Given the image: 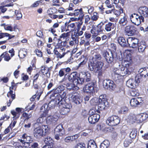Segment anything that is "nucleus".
<instances>
[{
  "mask_svg": "<svg viewBox=\"0 0 148 148\" xmlns=\"http://www.w3.org/2000/svg\"><path fill=\"white\" fill-rule=\"evenodd\" d=\"M129 60L128 63L125 64V66L122 65L120 66L119 67L114 68L113 69L112 73L121 74L123 76L130 74L132 71L133 69L130 63L132 60L130 59Z\"/></svg>",
  "mask_w": 148,
  "mask_h": 148,
  "instance_id": "1",
  "label": "nucleus"
},
{
  "mask_svg": "<svg viewBox=\"0 0 148 148\" xmlns=\"http://www.w3.org/2000/svg\"><path fill=\"white\" fill-rule=\"evenodd\" d=\"M51 92L52 98L54 99V97L56 100L60 99V100L64 101V98L66 95V92L65 90V87L63 85H61L52 91L51 90L49 92L48 94Z\"/></svg>",
  "mask_w": 148,
  "mask_h": 148,
  "instance_id": "2",
  "label": "nucleus"
},
{
  "mask_svg": "<svg viewBox=\"0 0 148 148\" xmlns=\"http://www.w3.org/2000/svg\"><path fill=\"white\" fill-rule=\"evenodd\" d=\"M98 110H97L98 113H100V110H103L108 108L109 107L108 102L107 100L106 95H101L99 97L98 100Z\"/></svg>",
  "mask_w": 148,
  "mask_h": 148,
  "instance_id": "3",
  "label": "nucleus"
},
{
  "mask_svg": "<svg viewBox=\"0 0 148 148\" xmlns=\"http://www.w3.org/2000/svg\"><path fill=\"white\" fill-rule=\"evenodd\" d=\"M103 56L106 62L109 64H112L114 60H116L118 59L116 53L111 51L110 52H105L103 53Z\"/></svg>",
  "mask_w": 148,
  "mask_h": 148,
  "instance_id": "4",
  "label": "nucleus"
},
{
  "mask_svg": "<svg viewBox=\"0 0 148 148\" xmlns=\"http://www.w3.org/2000/svg\"><path fill=\"white\" fill-rule=\"evenodd\" d=\"M42 128H35L34 131V137L37 138H39L45 135L48 132L49 128L47 125H42Z\"/></svg>",
  "mask_w": 148,
  "mask_h": 148,
  "instance_id": "5",
  "label": "nucleus"
},
{
  "mask_svg": "<svg viewBox=\"0 0 148 148\" xmlns=\"http://www.w3.org/2000/svg\"><path fill=\"white\" fill-rule=\"evenodd\" d=\"M65 134V131L63 125L61 124H60L57 126L54 129V137L56 139H60V136H61Z\"/></svg>",
  "mask_w": 148,
  "mask_h": 148,
  "instance_id": "6",
  "label": "nucleus"
},
{
  "mask_svg": "<svg viewBox=\"0 0 148 148\" xmlns=\"http://www.w3.org/2000/svg\"><path fill=\"white\" fill-rule=\"evenodd\" d=\"M80 79L79 85H81L85 82H88L91 80V74L88 72H81L79 73Z\"/></svg>",
  "mask_w": 148,
  "mask_h": 148,
  "instance_id": "7",
  "label": "nucleus"
},
{
  "mask_svg": "<svg viewBox=\"0 0 148 148\" xmlns=\"http://www.w3.org/2000/svg\"><path fill=\"white\" fill-rule=\"evenodd\" d=\"M130 19L132 23L137 26L140 25L141 21H144V18L143 16H140L136 13L132 14L130 16Z\"/></svg>",
  "mask_w": 148,
  "mask_h": 148,
  "instance_id": "8",
  "label": "nucleus"
},
{
  "mask_svg": "<svg viewBox=\"0 0 148 148\" xmlns=\"http://www.w3.org/2000/svg\"><path fill=\"white\" fill-rule=\"evenodd\" d=\"M95 111L93 110H90L89 112L90 116L88 117L89 122L91 124H94L99 120L100 115L97 113L95 114Z\"/></svg>",
  "mask_w": 148,
  "mask_h": 148,
  "instance_id": "9",
  "label": "nucleus"
},
{
  "mask_svg": "<svg viewBox=\"0 0 148 148\" xmlns=\"http://www.w3.org/2000/svg\"><path fill=\"white\" fill-rule=\"evenodd\" d=\"M62 104H60V106H62L60 110V113L61 115H64L67 114L70 111V109L72 107L71 103H67L64 100V102L63 101Z\"/></svg>",
  "mask_w": 148,
  "mask_h": 148,
  "instance_id": "10",
  "label": "nucleus"
},
{
  "mask_svg": "<svg viewBox=\"0 0 148 148\" xmlns=\"http://www.w3.org/2000/svg\"><path fill=\"white\" fill-rule=\"evenodd\" d=\"M106 122L109 125L115 126L120 123V119L117 116L112 115L108 118Z\"/></svg>",
  "mask_w": 148,
  "mask_h": 148,
  "instance_id": "11",
  "label": "nucleus"
},
{
  "mask_svg": "<svg viewBox=\"0 0 148 148\" xmlns=\"http://www.w3.org/2000/svg\"><path fill=\"white\" fill-rule=\"evenodd\" d=\"M103 63L101 61H97L95 62L92 61L88 63V67L90 71L95 72L100 69L101 67L100 66Z\"/></svg>",
  "mask_w": 148,
  "mask_h": 148,
  "instance_id": "12",
  "label": "nucleus"
},
{
  "mask_svg": "<svg viewBox=\"0 0 148 148\" xmlns=\"http://www.w3.org/2000/svg\"><path fill=\"white\" fill-rule=\"evenodd\" d=\"M103 86L105 89L112 91L116 88V85L113 81L110 79H106L103 81Z\"/></svg>",
  "mask_w": 148,
  "mask_h": 148,
  "instance_id": "13",
  "label": "nucleus"
},
{
  "mask_svg": "<svg viewBox=\"0 0 148 148\" xmlns=\"http://www.w3.org/2000/svg\"><path fill=\"white\" fill-rule=\"evenodd\" d=\"M68 79L70 82H73L76 83L77 85H79V76L77 72H73L69 75H68Z\"/></svg>",
  "mask_w": 148,
  "mask_h": 148,
  "instance_id": "14",
  "label": "nucleus"
},
{
  "mask_svg": "<svg viewBox=\"0 0 148 148\" xmlns=\"http://www.w3.org/2000/svg\"><path fill=\"white\" fill-rule=\"evenodd\" d=\"M95 81H93L86 85L83 88L84 91L87 93H92L94 91V88L95 87Z\"/></svg>",
  "mask_w": 148,
  "mask_h": 148,
  "instance_id": "15",
  "label": "nucleus"
},
{
  "mask_svg": "<svg viewBox=\"0 0 148 148\" xmlns=\"http://www.w3.org/2000/svg\"><path fill=\"white\" fill-rule=\"evenodd\" d=\"M148 117V115L146 113H141L137 115L134 120H133V122L137 121V122L141 123L145 122Z\"/></svg>",
  "mask_w": 148,
  "mask_h": 148,
  "instance_id": "16",
  "label": "nucleus"
},
{
  "mask_svg": "<svg viewBox=\"0 0 148 148\" xmlns=\"http://www.w3.org/2000/svg\"><path fill=\"white\" fill-rule=\"evenodd\" d=\"M52 97V95L51 94L50 98L52 100L48 103L50 109L53 108L56 105L60 106V104H62L63 101L64 102V101L60 100V99L56 100L54 97V99H53Z\"/></svg>",
  "mask_w": 148,
  "mask_h": 148,
  "instance_id": "17",
  "label": "nucleus"
},
{
  "mask_svg": "<svg viewBox=\"0 0 148 148\" xmlns=\"http://www.w3.org/2000/svg\"><path fill=\"white\" fill-rule=\"evenodd\" d=\"M129 45V47L132 48H136L138 45L139 40L135 37H130L128 38Z\"/></svg>",
  "mask_w": 148,
  "mask_h": 148,
  "instance_id": "18",
  "label": "nucleus"
},
{
  "mask_svg": "<svg viewBox=\"0 0 148 148\" xmlns=\"http://www.w3.org/2000/svg\"><path fill=\"white\" fill-rule=\"evenodd\" d=\"M128 38L125 39L122 36H120L117 39V41L119 44L122 47L127 48L129 45Z\"/></svg>",
  "mask_w": 148,
  "mask_h": 148,
  "instance_id": "19",
  "label": "nucleus"
},
{
  "mask_svg": "<svg viewBox=\"0 0 148 148\" xmlns=\"http://www.w3.org/2000/svg\"><path fill=\"white\" fill-rule=\"evenodd\" d=\"M125 31L128 36H133L136 33L137 29L134 26L130 25L125 27Z\"/></svg>",
  "mask_w": 148,
  "mask_h": 148,
  "instance_id": "20",
  "label": "nucleus"
},
{
  "mask_svg": "<svg viewBox=\"0 0 148 148\" xmlns=\"http://www.w3.org/2000/svg\"><path fill=\"white\" fill-rule=\"evenodd\" d=\"M66 88L69 90H78L79 88V87L77 86L79 85H77L76 83L73 82H65L63 84Z\"/></svg>",
  "mask_w": 148,
  "mask_h": 148,
  "instance_id": "21",
  "label": "nucleus"
},
{
  "mask_svg": "<svg viewBox=\"0 0 148 148\" xmlns=\"http://www.w3.org/2000/svg\"><path fill=\"white\" fill-rule=\"evenodd\" d=\"M138 11L141 16L145 17H148V8L146 6L140 7L138 9Z\"/></svg>",
  "mask_w": 148,
  "mask_h": 148,
  "instance_id": "22",
  "label": "nucleus"
},
{
  "mask_svg": "<svg viewBox=\"0 0 148 148\" xmlns=\"http://www.w3.org/2000/svg\"><path fill=\"white\" fill-rule=\"evenodd\" d=\"M23 139H19V141L21 143L29 142V143H32L33 140V139L31 136H27L26 134H24L22 136Z\"/></svg>",
  "mask_w": 148,
  "mask_h": 148,
  "instance_id": "23",
  "label": "nucleus"
},
{
  "mask_svg": "<svg viewBox=\"0 0 148 148\" xmlns=\"http://www.w3.org/2000/svg\"><path fill=\"white\" fill-rule=\"evenodd\" d=\"M102 32L103 30L101 29V26H100V24H99L97 26L93 25L92 29L90 30V32L92 34L97 33L99 35V33Z\"/></svg>",
  "mask_w": 148,
  "mask_h": 148,
  "instance_id": "24",
  "label": "nucleus"
},
{
  "mask_svg": "<svg viewBox=\"0 0 148 148\" xmlns=\"http://www.w3.org/2000/svg\"><path fill=\"white\" fill-rule=\"evenodd\" d=\"M141 77L145 78L148 76V68L144 67L140 69L138 71Z\"/></svg>",
  "mask_w": 148,
  "mask_h": 148,
  "instance_id": "25",
  "label": "nucleus"
},
{
  "mask_svg": "<svg viewBox=\"0 0 148 148\" xmlns=\"http://www.w3.org/2000/svg\"><path fill=\"white\" fill-rule=\"evenodd\" d=\"M58 117L56 115L49 116L47 117L46 122L48 124L55 123L58 120Z\"/></svg>",
  "mask_w": 148,
  "mask_h": 148,
  "instance_id": "26",
  "label": "nucleus"
},
{
  "mask_svg": "<svg viewBox=\"0 0 148 148\" xmlns=\"http://www.w3.org/2000/svg\"><path fill=\"white\" fill-rule=\"evenodd\" d=\"M141 101L140 98L137 97L136 98H133L130 101V103L132 106L135 107L137 106L138 105L142 103Z\"/></svg>",
  "mask_w": 148,
  "mask_h": 148,
  "instance_id": "27",
  "label": "nucleus"
},
{
  "mask_svg": "<svg viewBox=\"0 0 148 148\" xmlns=\"http://www.w3.org/2000/svg\"><path fill=\"white\" fill-rule=\"evenodd\" d=\"M126 85L128 87L131 88H135L136 84L133 78H130L126 82Z\"/></svg>",
  "mask_w": 148,
  "mask_h": 148,
  "instance_id": "28",
  "label": "nucleus"
},
{
  "mask_svg": "<svg viewBox=\"0 0 148 148\" xmlns=\"http://www.w3.org/2000/svg\"><path fill=\"white\" fill-rule=\"evenodd\" d=\"M81 97L79 95H73L72 102L76 105L79 104L82 102Z\"/></svg>",
  "mask_w": 148,
  "mask_h": 148,
  "instance_id": "29",
  "label": "nucleus"
},
{
  "mask_svg": "<svg viewBox=\"0 0 148 148\" xmlns=\"http://www.w3.org/2000/svg\"><path fill=\"white\" fill-rule=\"evenodd\" d=\"M138 46V51L140 53L143 52L147 47L146 43L144 41L140 42Z\"/></svg>",
  "mask_w": 148,
  "mask_h": 148,
  "instance_id": "30",
  "label": "nucleus"
},
{
  "mask_svg": "<svg viewBox=\"0 0 148 148\" xmlns=\"http://www.w3.org/2000/svg\"><path fill=\"white\" fill-rule=\"evenodd\" d=\"M44 141L45 144L50 146V147H53V141L51 137L47 136L46 138H45Z\"/></svg>",
  "mask_w": 148,
  "mask_h": 148,
  "instance_id": "31",
  "label": "nucleus"
},
{
  "mask_svg": "<svg viewBox=\"0 0 148 148\" xmlns=\"http://www.w3.org/2000/svg\"><path fill=\"white\" fill-rule=\"evenodd\" d=\"M115 26L114 23L109 22L105 25V29L107 32H110L112 29H114Z\"/></svg>",
  "mask_w": 148,
  "mask_h": 148,
  "instance_id": "32",
  "label": "nucleus"
},
{
  "mask_svg": "<svg viewBox=\"0 0 148 148\" xmlns=\"http://www.w3.org/2000/svg\"><path fill=\"white\" fill-rule=\"evenodd\" d=\"M127 18L125 16L119 20V23L121 26H124L127 24Z\"/></svg>",
  "mask_w": 148,
  "mask_h": 148,
  "instance_id": "33",
  "label": "nucleus"
},
{
  "mask_svg": "<svg viewBox=\"0 0 148 148\" xmlns=\"http://www.w3.org/2000/svg\"><path fill=\"white\" fill-rule=\"evenodd\" d=\"M109 145V141L107 140H105L101 144L100 148H108Z\"/></svg>",
  "mask_w": 148,
  "mask_h": 148,
  "instance_id": "34",
  "label": "nucleus"
},
{
  "mask_svg": "<svg viewBox=\"0 0 148 148\" xmlns=\"http://www.w3.org/2000/svg\"><path fill=\"white\" fill-rule=\"evenodd\" d=\"M66 42L65 41L63 42V45L60 44L59 43H58L57 45L55 46V49H60L63 51V50L64 51V49L63 48V46H65L66 45Z\"/></svg>",
  "mask_w": 148,
  "mask_h": 148,
  "instance_id": "35",
  "label": "nucleus"
},
{
  "mask_svg": "<svg viewBox=\"0 0 148 148\" xmlns=\"http://www.w3.org/2000/svg\"><path fill=\"white\" fill-rule=\"evenodd\" d=\"M112 79L116 82L121 79V76H123L121 74L116 73H112Z\"/></svg>",
  "mask_w": 148,
  "mask_h": 148,
  "instance_id": "36",
  "label": "nucleus"
},
{
  "mask_svg": "<svg viewBox=\"0 0 148 148\" xmlns=\"http://www.w3.org/2000/svg\"><path fill=\"white\" fill-rule=\"evenodd\" d=\"M97 146L94 140H90L88 143L87 148H97Z\"/></svg>",
  "mask_w": 148,
  "mask_h": 148,
  "instance_id": "37",
  "label": "nucleus"
},
{
  "mask_svg": "<svg viewBox=\"0 0 148 148\" xmlns=\"http://www.w3.org/2000/svg\"><path fill=\"white\" fill-rule=\"evenodd\" d=\"M134 88L130 91V95L133 97L138 96L139 95L138 91Z\"/></svg>",
  "mask_w": 148,
  "mask_h": 148,
  "instance_id": "38",
  "label": "nucleus"
},
{
  "mask_svg": "<svg viewBox=\"0 0 148 148\" xmlns=\"http://www.w3.org/2000/svg\"><path fill=\"white\" fill-rule=\"evenodd\" d=\"M114 14L116 15V16H119L120 14L123 13V8L121 7L119 10H115L113 9V11Z\"/></svg>",
  "mask_w": 148,
  "mask_h": 148,
  "instance_id": "39",
  "label": "nucleus"
},
{
  "mask_svg": "<svg viewBox=\"0 0 148 148\" xmlns=\"http://www.w3.org/2000/svg\"><path fill=\"white\" fill-rule=\"evenodd\" d=\"M101 58V55L99 54H97L95 55L93 57L92 61L96 62L97 61H98V60H100Z\"/></svg>",
  "mask_w": 148,
  "mask_h": 148,
  "instance_id": "40",
  "label": "nucleus"
},
{
  "mask_svg": "<svg viewBox=\"0 0 148 148\" xmlns=\"http://www.w3.org/2000/svg\"><path fill=\"white\" fill-rule=\"evenodd\" d=\"M103 65L104 64L103 63L101 65H100V67H101L100 69H99V70L96 71L95 72V73H98V76L99 77L101 76H102V75L103 74V72L102 69V67L103 66Z\"/></svg>",
  "mask_w": 148,
  "mask_h": 148,
  "instance_id": "41",
  "label": "nucleus"
},
{
  "mask_svg": "<svg viewBox=\"0 0 148 148\" xmlns=\"http://www.w3.org/2000/svg\"><path fill=\"white\" fill-rule=\"evenodd\" d=\"M50 109L47 103H45L40 108V110L42 111L43 109L44 110L49 111Z\"/></svg>",
  "mask_w": 148,
  "mask_h": 148,
  "instance_id": "42",
  "label": "nucleus"
},
{
  "mask_svg": "<svg viewBox=\"0 0 148 148\" xmlns=\"http://www.w3.org/2000/svg\"><path fill=\"white\" fill-rule=\"evenodd\" d=\"M132 140L131 139H126L125 140L124 142V146L125 147H127L132 142Z\"/></svg>",
  "mask_w": 148,
  "mask_h": 148,
  "instance_id": "43",
  "label": "nucleus"
},
{
  "mask_svg": "<svg viewBox=\"0 0 148 148\" xmlns=\"http://www.w3.org/2000/svg\"><path fill=\"white\" fill-rule=\"evenodd\" d=\"M41 71L43 74H47L49 71V69L45 67L42 66Z\"/></svg>",
  "mask_w": 148,
  "mask_h": 148,
  "instance_id": "44",
  "label": "nucleus"
},
{
  "mask_svg": "<svg viewBox=\"0 0 148 148\" xmlns=\"http://www.w3.org/2000/svg\"><path fill=\"white\" fill-rule=\"evenodd\" d=\"M141 78H143V77H141L140 75L139 74L136 75L134 79L136 84H138V83L140 82Z\"/></svg>",
  "mask_w": 148,
  "mask_h": 148,
  "instance_id": "45",
  "label": "nucleus"
},
{
  "mask_svg": "<svg viewBox=\"0 0 148 148\" xmlns=\"http://www.w3.org/2000/svg\"><path fill=\"white\" fill-rule=\"evenodd\" d=\"M74 148H86L85 144L83 143H78L75 146Z\"/></svg>",
  "mask_w": 148,
  "mask_h": 148,
  "instance_id": "46",
  "label": "nucleus"
},
{
  "mask_svg": "<svg viewBox=\"0 0 148 148\" xmlns=\"http://www.w3.org/2000/svg\"><path fill=\"white\" fill-rule=\"evenodd\" d=\"M137 131H136L132 130L130 135V138L132 139L135 138L137 135Z\"/></svg>",
  "mask_w": 148,
  "mask_h": 148,
  "instance_id": "47",
  "label": "nucleus"
},
{
  "mask_svg": "<svg viewBox=\"0 0 148 148\" xmlns=\"http://www.w3.org/2000/svg\"><path fill=\"white\" fill-rule=\"evenodd\" d=\"M98 100L97 98H92L90 101V103L91 105L93 106L96 104V103L98 101Z\"/></svg>",
  "mask_w": 148,
  "mask_h": 148,
  "instance_id": "48",
  "label": "nucleus"
},
{
  "mask_svg": "<svg viewBox=\"0 0 148 148\" xmlns=\"http://www.w3.org/2000/svg\"><path fill=\"white\" fill-rule=\"evenodd\" d=\"M65 74V76L67 75L68 73L70 72L71 71L70 68L69 67L62 69Z\"/></svg>",
  "mask_w": 148,
  "mask_h": 148,
  "instance_id": "49",
  "label": "nucleus"
},
{
  "mask_svg": "<svg viewBox=\"0 0 148 148\" xmlns=\"http://www.w3.org/2000/svg\"><path fill=\"white\" fill-rule=\"evenodd\" d=\"M23 146L26 148H30L31 144V143H29V142H26L21 143Z\"/></svg>",
  "mask_w": 148,
  "mask_h": 148,
  "instance_id": "50",
  "label": "nucleus"
},
{
  "mask_svg": "<svg viewBox=\"0 0 148 148\" xmlns=\"http://www.w3.org/2000/svg\"><path fill=\"white\" fill-rule=\"evenodd\" d=\"M97 13L96 12H94L93 15L92 16L91 19L93 21H96L98 18V16H97Z\"/></svg>",
  "mask_w": 148,
  "mask_h": 148,
  "instance_id": "51",
  "label": "nucleus"
},
{
  "mask_svg": "<svg viewBox=\"0 0 148 148\" xmlns=\"http://www.w3.org/2000/svg\"><path fill=\"white\" fill-rule=\"evenodd\" d=\"M70 32H67L66 33H64L62 34L60 36V38L66 37L69 36V33Z\"/></svg>",
  "mask_w": 148,
  "mask_h": 148,
  "instance_id": "52",
  "label": "nucleus"
},
{
  "mask_svg": "<svg viewBox=\"0 0 148 148\" xmlns=\"http://www.w3.org/2000/svg\"><path fill=\"white\" fill-rule=\"evenodd\" d=\"M77 11H78L80 13L79 15V17L82 18L83 19V17L84 16V12L82 11V8H81L79 9H77Z\"/></svg>",
  "mask_w": 148,
  "mask_h": 148,
  "instance_id": "53",
  "label": "nucleus"
},
{
  "mask_svg": "<svg viewBox=\"0 0 148 148\" xmlns=\"http://www.w3.org/2000/svg\"><path fill=\"white\" fill-rule=\"evenodd\" d=\"M38 144L37 143L34 142L31 144L30 148H38Z\"/></svg>",
  "mask_w": 148,
  "mask_h": 148,
  "instance_id": "54",
  "label": "nucleus"
},
{
  "mask_svg": "<svg viewBox=\"0 0 148 148\" xmlns=\"http://www.w3.org/2000/svg\"><path fill=\"white\" fill-rule=\"evenodd\" d=\"M17 12V14H16V15L17 16V19L19 20L22 17V14L20 12H18V11L16 10L15 11V13L16 14Z\"/></svg>",
  "mask_w": 148,
  "mask_h": 148,
  "instance_id": "55",
  "label": "nucleus"
},
{
  "mask_svg": "<svg viewBox=\"0 0 148 148\" xmlns=\"http://www.w3.org/2000/svg\"><path fill=\"white\" fill-rule=\"evenodd\" d=\"M71 20L72 21H81L83 19L82 18H81V17L79 16L78 18H73L72 17L70 18Z\"/></svg>",
  "mask_w": 148,
  "mask_h": 148,
  "instance_id": "56",
  "label": "nucleus"
},
{
  "mask_svg": "<svg viewBox=\"0 0 148 148\" xmlns=\"http://www.w3.org/2000/svg\"><path fill=\"white\" fill-rule=\"evenodd\" d=\"M71 138V140L73 141L77 139L79 137L78 134H75L73 136H70Z\"/></svg>",
  "mask_w": 148,
  "mask_h": 148,
  "instance_id": "57",
  "label": "nucleus"
},
{
  "mask_svg": "<svg viewBox=\"0 0 148 148\" xmlns=\"http://www.w3.org/2000/svg\"><path fill=\"white\" fill-rule=\"evenodd\" d=\"M43 112L40 115V116L42 117H46L48 115V111L43 110Z\"/></svg>",
  "mask_w": 148,
  "mask_h": 148,
  "instance_id": "58",
  "label": "nucleus"
},
{
  "mask_svg": "<svg viewBox=\"0 0 148 148\" xmlns=\"http://www.w3.org/2000/svg\"><path fill=\"white\" fill-rule=\"evenodd\" d=\"M110 47L112 50L113 51V52L116 51V45L114 43H111L110 45Z\"/></svg>",
  "mask_w": 148,
  "mask_h": 148,
  "instance_id": "59",
  "label": "nucleus"
},
{
  "mask_svg": "<svg viewBox=\"0 0 148 148\" xmlns=\"http://www.w3.org/2000/svg\"><path fill=\"white\" fill-rule=\"evenodd\" d=\"M5 29L12 32L13 31V28L10 25H8L6 27H5Z\"/></svg>",
  "mask_w": 148,
  "mask_h": 148,
  "instance_id": "60",
  "label": "nucleus"
},
{
  "mask_svg": "<svg viewBox=\"0 0 148 148\" xmlns=\"http://www.w3.org/2000/svg\"><path fill=\"white\" fill-rule=\"evenodd\" d=\"M36 34L37 36L40 37H42L43 36V34L42 31H38L36 32Z\"/></svg>",
  "mask_w": 148,
  "mask_h": 148,
  "instance_id": "61",
  "label": "nucleus"
},
{
  "mask_svg": "<svg viewBox=\"0 0 148 148\" xmlns=\"http://www.w3.org/2000/svg\"><path fill=\"white\" fill-rule=\"evenodd\" d=\"M39 74L38 73L36 74L34 77V79L33 80V84H34L35 82H36L37 80L38 79L39 77Z\"/></svg>",
  "mask_w": 148,
  "mask_h": 148,
  "instance_id": "62",
  "label": "nucleus"
},
{
  "mask_svg": "<svg viewBox=\"0 0 148 148\" xmlns=\"http://www.w3.org/2000/svg\"><path fill=\"white\" fill-rule=\"evenodd\" d=\"M3 81L4 83H6L8 81V79L7 77H4L3 78L0 79V82Z\"/></svg>",
  "mask_w": 148,
  "mask_h": 148,
  "instance_id": "63",
  "label": "nucleus"
},
{
  "mask_svg": "<svg viewBox=\"0 0 148 148\" xmlns=\"http://www.w3.org/2000/svg\"><path fill=\"white\" fill-rule=\"evenodd\" d=\"M85 23L86 24L90 20V18L89 17V15H86L85 16Z\"/></svg>",
  "mask_w": 148,
  "mask_h": 148,
  "instance_id": "64",
  "label": "nucleus"
}]
</instances>
